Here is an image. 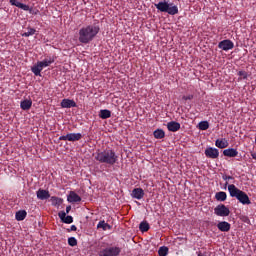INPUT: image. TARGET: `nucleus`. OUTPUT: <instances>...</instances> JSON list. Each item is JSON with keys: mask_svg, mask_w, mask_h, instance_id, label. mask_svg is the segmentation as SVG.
Returning <instances> with one entry per match:
<instances>
[{"mask_svg": "<svg viewBox=\"0 0 256 256\" xmlns=\"http://www.w3.org/2000/svg\"><path fill=\"white\" fill-rule=\"evenodd\" d=\"M94 159L98 163H105L106 165H115L119 161V156L111 149L98 151L94 154Z\"/></svg>", "mask_w": 256, "mask_h": 256, "instance_id": "f03ea898", "label": "nucleus"}, {"mask_svg": "<svg viewBox=\"0 0 256 256\" xmlns=\"http://www.w3.org/2000/svg\"><path fill=\"white\" fill-rule=\"evenodd\" d=\"M215 145L218 149H225L226 147H229V142L227 139H217Z\"/></svg>", "mask_w": 256, "mask_h": 256, "instance_id": "6ab92c4d", "label": "nucleus"}, {"mask_svg": "<svg viewBox=\"0 0 256 256\" xmlns=\"http://www.w3.org/2000/svg\"><path fill=\"white\" fill-rule=\"evenodd\" d=\"M36 196H37V199H40V201H45L49 199V197H51V194H49V190L39 189L36 192Z\"/></svg>", "mask_w": 256, "mask_h": 256, "instance_id": "f8f14e48", "label": "nucleus"}, {"mask_svg": "<svg viewBox=\"0 0 256 256\" xmlns=\"http://www.w3.org/2000/svg\"><path fill=\"white\" fill-rule=\"evenodd\" d=\"M215 199L216 201H221V202L227 201V193L223 191L217 192L215 194Z\"/></svg>", "mask_w": 256, "mask_h": 256, "instance_id": "4be33fe9", "label": "nucleus"}, {"mask_svg": "<svg viewBox=\"0 0 256 256\" xmlns=\"http://www.w3.org/2000/svg\"><path fill=\"white\" fill-rule=\"evenodd\" d=\"M184 101H191L193 99V95L183 96Z\"/></svg>", "mask_w": 256, "mask_h": 256, "instance_id": "4c0bfd02", "label": "nucleus"}, {"mask_svg": "<svg viewBox=\"0 0 256 256\" xmlns=\"http://www.w3.org/2000/svg\"><path fill=\"white\" fill-rule=\"evenodd\" d=\"M59 141H69V134L60 136Z\"/></svg>", "mask_w": 256, "mask_h": 256, "instance_id": "e433bc0d", "label": "nucleus"}, {"mask_svg": "<svg viewBox=\"0 0 256 256\" xmlns=\"http://www.w3.org/2000/svg\"><path fill=\"white\" fill-rule=\"evenodd\" d=\"M216 227L219 231H222V233H228V231H231V224L227 221L218 222Z\"/></svg>", "mask_w": 256, "mask_h": 256, "instance_id": "9d476101", "label": "nucleus"}, {"mask_svg": "<svg viewBox=\"0 0 256 256\" xmlns=\"http://www.w3.org/2000/svg\"><path fill=\"white\" fill-rule=\"evenodd\" d=\"M214 213L217 215V217H229L231 211L227 206H225V204H220L214 208Z\"/></svg>", "mask_w": 256, "mask_h": 256, "instance_id": "0eeeda50", "label": "nucleus"}, {"mask_svg": "<svg viewBox=\"0 0 256 256\" xmlns=\"http://www.w3.org/2000/svg\"><path fill=\"white\" fill-rule=\"evenodd\" d=\"M27 30V32H24L22 34V37H31L32 35H35V33H37V30H35L34 28L28 27Z\"/></svg>", "mask_w": 256, "mask_h": 256, "instance_id": "c85d7f7f", "label": "nucleus"}, {"mask_svg": "<svg viewBox=\"0 0 256 256\" xmlns=\"http://www.w3.org/2000/svg\"><path fill=\"white\" fill-rule=\"evenodd\" d=\"M80 139H83V134L81 133H68V141H80Z\"/></svg>", "mask_w": 256, "mask_h": 256, "instance_id": "aec40b11", "label": "nucleus"}, {"mask_svg": "<svg viewBox=\"0 0 256 256\" xmlns=\"http://www.w3.org/2000/svg\"><path fill=\"white\" fill-rule=\"evenodd\" d=\"M32 105H33V101L28 100V99L21 101V103H20V107L23 111H29L31 109Z\"/></svg>", "mask_w": 256, "mask_h": 256, "instance_id": "a211bd4d", "label": "nucleus"}, {"mask_svg": "<svg viewBox=\"0 0 256 256\" xmlns=\"http://www.w3.org/2000/svg\"><path fill=\"white\" fill-rule=\"evenodd\" d=\"M62 222L66 223L67 225H71V223H73V216H65Z\"/></svg>", "mask_w": 256, "mask_h": 256, "instance_id": "473e14b6", "label": "nucleus"}, {"mask_svg": "<svg viewBox=\"0 0 256 256\" xmlns=\"http://www.w3.org/2000/svg\"><path fill=\"white\" fill-rule=\"evenodd\" d=\"M10 5H13L14 7H18V9H22L23 11L29 10V5L23 4L19 2V0H9Z\"/></svg>", "mask_w": 256, "mask_h": 256, "instance_id": "2eb2a0df", "label": "nucleus"}, {"mask_svg": "<svg viewBox=\"0 0 256 256\" xmlns=\"http://www.w3.org/2000/svg\"><path fill=\"white\" fill-rule=\"evenodd\" d=\"M51 201H52V205L54 207H59L61 205V203H63V199H61L59 197H55V196L51 197Z\"/></svg>", "mask_w": 256, "mask_h": 256, "instance_id": "a878e982", "label": "nucleus"}, {"mask_svg": "<svg viewBox=\"0 0 256 256\" xmlns=\"http://www.w3.org/2000/svg\"><path fill=\"white\" fill-rule=\"evenodd\" d=\"M223 181H226L224 186H229V181H233L235 178L233 176H228L227 174H222Z\"/></svg>", "mask_w": 256, "mask_h": 256, "instance_id": "7c9ffc66", "label": "nucleus"}, {"mask_svg": "<svg viewBox=\"0 0 256 256\" xmlns=\"http://www.w3.org/2000/svg\"><path fill=\"white\" fill-rule=\"evenodd\" d=\"M58 217L61 219V221H63L64 218L67 217V213L65 211H60L58 213Z\"/></svg>", "mask_w": 256, "mask_h": 256, "instance_id": "f704fd0d", "label": "nucleus"}, {"mask_svg": "<svg viewBox=\"0 0 256 256\" xmlns=\"http://www.w3.org/2000/svg\"><path fill=\"white\" fill-rule=\"evenodd\" d=\"M121 255V248L119 246H110L102 249L99 256H119Z\"/></svg>", "mask_w": 256, "mask_h": 256, "instance_id": "423d86ee", "label": "nucleus"}, {"mask_svg": "<svg viewBox=\"0 0 256 256\" xmlns=\"http://www.w3.org/2000/svg\"><path fill=\"white\" fill-rule=\"evenodd\" d=\"M156 9L161 11V13H168V15H177L179 13V8L177 5H173V3H168L167 1L159 2L155 4Z\"/></svg>", "mask_w": 256, "mask_h": 256, "instance_id": "39448f33", "label": "nucleus"}, {"mask_svg": "<svg viewBox=\"0 0 256 256\" xmlns=\"http://www.w3.org/2000/svg\"><path fill=\"white\" fill-rule=\"evenodd\" d=\"M140 231H142V233H147V231H149L150 227H149V223L147 222H141L140 226H139Z\"/></svg>", "mask_w": 256, "mask_h": 256, "instance_id": "c756f323", "label": "nucleus"}, {"mask_svg": "<svg viewBox=\"0 0 256 256\" xmlns=\"http://www.w3.org/2000/svg\"><path fill=\"white\" fill-rule=\"evenodd\" d=\"M155 139H165V131L163 129H157L153 132Z\"/></svg>", "mask_w": 256, "mask_h": 256, "instance_id": "5701e85b", "label": "nucleus"}, {"mask_svg": "<svg viewBox=\"0 0 256 256\" xmlns=\"http://www.w3.org/2000/svg\"><path fill=\"white\" fill-rule=\"evenodd\" d=\"M99 31H101V28L97 24H90L80 28L78 31L79 43L88 45V43H91L99 35Z\"/></svg>", "mask_w": 256, "mask_h": 256, "instance_id": "f257e3e1", "label": "nucleus"}, {"mask_svg": "<svg viewBox=\"0 0 256 256\" xmlns=\"http://www.w3.org/2000/svg\"><path fill=\"white\" fill-rule=\"evenodd\" d=\"M233 47H235V44L229 39L222 40L218 43V48L222 49V51H231Z\"/></svg>", "mask_w": 256, "mask_h": 256, "instance_id": "6e6552de", "label": "nucleus"}, {"mask_svg": "<svg viewBox=\"0 0 256 256\" xmlns=\"http://www.w3.org/2000/svg\"><path fill=\"white\" fill-rule=\"evenodd\" d=\"M169 254V248L166 246H161L158 250L159 256H167Z\"/></svg>", "mask_w": 256, "mask_h": 256, "instance_id": "cd10ccee", "label": "nucleus"}, {"mask_svg": "<svg viewBox=\"0 0 256 256\" xmlns=\"http://www.w3.org/2000/svg\"><path fill=\"white\" fill-rule=\"evenodd\" d=\"M55 63V57L48 56L42 61H38L32 68L31 71L36 77H41V72L45 67H49Z\"/></svg>", "mask_w": 256, "mask_h": 256, "instance_id": "20e7f679", "label": "nucleus"}, {"mask_svg": "<svg viewBox=\"0 0 256 256\" xmlns=\"http://www.w3.org/2000/svg\"><path fill=\"white\" fill-rule=\"evenodd\" d=\"M225 157H237L239 152L235 148H228L223 151Z\"/></svg>", "mask_w": 256, "mask_h": 256, "instance_id": "dca6fc26", "label": "nucleus"}, {"mask_svg": "<svg viewBox=\"0 0 256 256\" xmlns=\"http://www.w3.org/2000/svg\"><path fill=\"white\" fill-rule=\"evenodd\" d=\"M69 211H71V206L66 207V213H69Z\"/></svg>", "mask_w": 256, "mask_h": 256, "instance_id": "a19ab883", "label": "nucleus"}, {"mask_svg": "<svg viewBox=\"0 0 256 256\" xmlns=\"http://www.w3.org/2000/svg\"><path fill=\"white\" fill-rule=\"evenodd\" d=\"M198 129H200V131H207V129H209V122L208 121L199 122Z\"/></svg>", "mask_w": 256, "mask_h": 256, "instance_id": "bb28decb", "label": "nucleus"}, {"mask_svg": "<svg viewBox=\"0 0 256 256\" xmlns=\"http://www.w3.org/2000/svg\"><path fill=\"white\" fill-rule=\"evenodd\" d=\"M99 117L100 119H109L111 117V112L107 109L100 110Z\"/></svg>", "mask_w": 256, "mask_h": 256, "instance_id": "b1692460", "label": "nucleus"}, {"mask_svg": "<svg viewBox=\"0 0 256 256\" xmlns=\"http://www.w3.org/2000/svg\"><path fill=\"white\" fill-rule=\"evenodd\" d=\"M61 107L62 109H71V107H77V103H75L74 100L71 99H63L61 101Z\"/></svg>", "mask_w": 256, "mask_h": 256, "instance_id": "4468645a", "label": "nucleus"}, {"mask_svg": "<svg viewBox=\"0 0 256 256\" xmlns=\"http://www.w3.org/2000/svg\"><path fill=\"white\" fill-rule=\"evenodd\" d=\"M228 192L230 197H235V199H237L242 205H251V199H249L247 193L237 188L235 184L228 185Z\"/></svg>", "mask_w": 256, "mask_h": 256, "instance_id": "7ed1b4c3", "label": "nucleus"}, {"mask_svg": "<svg viewBox=\"0 0 256 256\" xmlns=\"http://www.w3.org/2000/svg\"><path fill=\"white\" fill-rule=\"evenodd\" d=\"M69 231H77V226L72 225L69 229Z\"/></svg>", "mask_w": 256, "mask_h": 256, "instance_id": "58836bf2", "label": "nucleus"}, {"mask_svg": "<svg viewBox=\"0 0 256 256\" xmlns=\"http://www.w3.org/2000/svg\"><path fill=\"white\" fill-rule=\"evenodd\" d=\"M24 11H29L31 15H37V13H39V10H34L33 8H30V7L28 10H24Z\"/></svg>", "mask_w": 256, "mask_h": 256, "instance_id": "c9c22d12", "label": "nucleus"}, {"mask_svg": "<svg viewBox=\"0 0 256 256\" xmlns=\"http://www.w3.org/2000/svg\"><path fill=\"white\" fill-rule=\"evenodd\" d=\"M97 229H103V231H107L108 229H111V225L103 220L97 224Z\"/></svg>", "mask_w": 256, "mask_h": 256, "instance_id": "393cba45", "label": "nucleus"}, {"mask_svg": "<svg viewBox=\"0 0 256 256\" xmlns=\"http://www.w3.org/2000/svg\"><path fill=\"white\" fill-rule=\"evenodd\" d=\"M238 76L241 78V79H247L249 77V74H247L246 71H239L238 72Z\"/></svg>", "mask_w": 256, "mask_h": 256, "instance_id": "72a5a7b5", "label": "nucleus"}, {"mask_svg": "<svg viewBox=\"0 0 256 256\" xmlns=\"http://www.w3.org/2000/svg\"><path fill=\"white\" fill-rule=\"evenodd\" d=\"M167 129L168 131H171L172 133H177L179 129H181V124L179 122L170 121L167 123Z\"/></svg>", "mask_w": 256, "mask_h": 256, "instance_id": "ddd939ff", "label": "nucleus"}, {"mask_svg": "<svg viewBox=\"0 0 256 256\" xmlns=\"http://www.w3.org/2000/svg\"><path fill=\"white\" fill-rule=\"evenodd\" d=\"M68 201L69 203H79L81 201V196L75 192H70L68 195Z\"/></svg>", "mask_w": 256, "mask_h": 256, "instance_id": "f3484780", "label": "nucleus"}, {"mask_svg": "<svg viewBox=\"0 0 256 256\" xmlns=\"http://www.w3.org/2000/svg\"><path fill=\"white\" fill-rule=\"evenodd\" d=\"M131 197H133V199L141 200L145 197V191H143V188H135L131 193Z\"/></svg>", "mask_w": 256, "mask_h": 256, "instance_id": "9b49d317", "label": "nucleus"}, {"mask_svg": "<svg viewBox=\"0 0 256 256\" xmlns=\"http://www.w3.org/2000/svg\"><path fill=\"white\" fill-rule=\"evenodd\" d=\"M204 153L208 159H217L219 157V149L214 147L206 148Z\"/></svg>", "mask_w": 256, "mask_h": 256, "instance_id": "1a4fd4ad", "label": "nucleus"}, {"mask_svg": "<svg viewBox=\"0 0 256 256\" xmlns=\"http://www.w3.org/2000/svg\"><path fill=\"white\" fill-rule=\"evenodd\" d=\"M251 157L256 160V152L251 153Z\"/></svg>", "mask_w": 256, "mask_h": 256, "instance_id": "ea45409f", "label": "nucleus"}, {"mask_svg": "<svg viewBox=\"0 0 256 256\" xmlns=\"http://www.w3.org/2000/svg\"><path fill=\"white\" fill-rule=\"evenodd\" d=\"M26 217H27V211H25V210H19L15 214L16 221H25Z\"/></svg>", "mask_w": 256, "mask_h": 256, "instance_id": "412c9836", "label": "nucleus"}, {"mask_svg": "<svg viewBox=\"0 0 256 256\" xmlns=\"http://www.w3.org/2000/svg\"><path fill=\"white\" fill-rule=\"evenodd\" d=\"M68 245H70V247H77V238L76 237L68 238Z\"/></svg>", "mask_w": 256, "mask_h": 256, "instance_id": "2f4dec72", "label": "nucleus"}]
</instances>
